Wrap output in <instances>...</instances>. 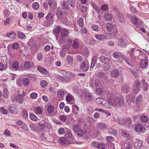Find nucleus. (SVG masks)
<instances>
[{
	"label": "nucleus",
	"instance_id": "45",
	"mask_svg": "<svg viewBox=\"0 0 149 149\" xmlns=\"http://www.w3.org/2000/svg\"><path fill=\"white\" fill-rule=\"evenodd\" d=\"M74 100L73 96L70 93H68L66 97V100L67 102H70Z\"/></svg>",
	"mask_w": 149,
	"mask_h": 149
},
{
	"label": "nucleus",
	"instance_id": "25",
	"mask_svg": "<svg viewBox=\"0 0 149 149\" xmlns=\"http://www.w3.org/2000/svg\"><path fill=\"white\" fill-rule=\"evenodd\" d=\"M67 91L64 89H60L57 92V95L58 97L60 98H62L63 97L65 94H66Z\"/></svg>",
	"mask_w": 149,
	"mask_h": 149
},
{
	"label": "nucleus",
	"instance_id": "63",
	"mask_svg": "<svg viewBox=\"0 0 149 149\" xmlns=\"http://www.w3.org/2000/svg\"><path fill=\"white\" fill-rule=\"evenodd\" d=\"M91 6L93 7V8L97 11H99L100 9L99 8L98 6L97 5L94 3L92 2L91 3Z\"/></svg>",
	"mask_w": 149,
	"mask_h": 149
},
{
	"label": "nucleus",
	"instance_id": "46",
	"mask_svg": "<svg viewBox=\"0 0 149 149\" xmlns=\"http://www.w3.org/2000/svg\"><path fill=\"white\" fill-rule=\"evenodd\" d=\"M56 0H48V4L50 7L52 6H54L55 7L56 6V3L55 1Z\"/></svg>",
	"mask_w": 149,
	"mask_h": 149
},
{
	"label": "nucleus",
	"instance_id": "38",
	"mask_svg": "<svg viewBox=\"0 0 149 149\" xmlns=\"http://www.w3.org/2000/svg\"><path fill=\"white\" fill-rule=\"evenodd\" d=\"M2 94V95L4 97H8L9 94L8 89L7 88H4L3 90Z\"/></svg>",
	"mask_w": 149,
	"mask_h": 149
},
{
	"label": "nucleus",
	"instance_id": "61",
	"mask_svg": "<svg viewBox=\"0 0 149 149\" xmlns=\"http://www.w3.org/2000/svg\"><path fill=\"white\" fill-rule=\"evenodd\" d=\"M125 61L126 63L129 65L132 66H133L134 65V61L133 60H131L130 59H125Z\"/></svg>",
	"mask_w": 149,
	"mask_h": 149
},
{
	"label": "nucleus",
	"instance_id": "64",
	"mask_svg": "<svg viewBox=\"0 0 149 149\" xmlns=\"http://www.w3.org/2000/svg\"><path fill=\"white\" fill-rule=\"evenodd\" d=\"M54 110V107L52 105L49 106L47 109V111L50 113H52Z\"/></svg>",
	"mask_w": 149,
	"mask_h": 149
},
{
	"label": "nucleus",
	"instance_id": "55",
	"mask_svg": "<svg viewBox=\"0 0 149 149\" xmlns=\"http://www.w3.org/2000/svg\"><path fill=\"white\" fill-rule=\"evenodd\" d=\"M101 9L102 10L105 11H108L109 10V7L108 5L105 4H103L101 8Z\"/></svg>",
	"mask_w": 149,
	"mask_h": 149
},
{
	"label": "nucleus",
	"instance_id": "18",
	"mask_svg": "<svg viewBox=\"0 0 149 149\" xmlns=\"http://www.w3.org/2000/svg\"><path fill=\"white\" fill-rule=\"evenodd\" d=\"M130 21L137 27H139V26L142 23L141 19H130Z\"/></svg>",
	"mask_w": 149,
	"mask_h": 149
},
{
	"label": "nucleus",
	"instance_id": "58",
	"mask_svg": "<svg viewBox=\"0 0 149 149\" xmlns=\"http://www.w3.org/2000/svg\"><path fill=\"white\" fill-rule=\"evenodd\" d=\"M141 120L143 122H146L148 120V118L147 116L143 115L141 118Z\"/></svg>",
	"mask_w": 149,
	"mask_h": 149
},
{
	"label": "nucleus",
	"instance_id": "10",
	"mask_svg": "<svg viewBox=\"0 0 149 149\" xmlns=\"http://www.w3.org/2000/svg\"><path fill=\"white\" fill-rule=\"evenodd\" d=\"M107 97L108 98V101L104 100L102 102H101V104L104 107L107 109H111V104L109 101V97L108 96V93L107 95Z\"/></svg>",
	"mask_w": 149,
	"mask_h": 149
},
{
	"label": "nucleus",
	"instance_id": "34",
	"mask_svg": "<svg viewBox=\"0 0 149 149\" xmlns=\"http://www.w3.org/2000/svg\"><path fill=\"white\" fill-rule=\"evenodd\" d=\"M19 67V63L17 61H15L13 62V63L12 66L11 67V69L13 70L14 69L15 70H17Z\"/></svg>",
	"mask_w": 149,
	"mask_h": 149
},
{
	"label": "nucleus",
	"instance_id": "21",
	"mask_svg": "<svg viewBox=\"0 0 149 149\" xmlns=\"http://www.w3.org/2000/svg\"><path fill=\"white\" fill-rule=\"evenodd\" d=\"M143 145V142L140 140H136L134 143V146L138 148H140Z\"/></svg>",
	"mask_w": 149,
	"mask_h": 149
},
{
	"label": "nucleus",
	"instance_id": "17",
	"mask_svg": "<svg viewBox=\"0 0 149 149\" xmlns=\"http://www.w3.org/2000/svg\"><path fill=\"white\" fill-rule=\"evenodd\" d=\"M144 127L143 126L140 124H136L134 128L135 131L139 132H144Z\"/></svg>",
	"mask_w": 149,
	"mask_h": 149
},
{
	"label": "nucleus",
	"instance_id": "49",
	"mask_svg": "<svg viewBox=\"0 0 149 149\" xmlns=\"http://www.w3.org/2000/svg\"><path fill=\"white\" fill-rule=\"evenodd\" d=\"M67 141V140L65 137H63L59 139V143L61 145L65 144Z\"/></svg>",
	"mask_w": 149,
	"mask_h": 149
},
{
	"label": "nucleus",
	"instance_id": "5",
	"mask_svg": "<svg viewBox=\"0 0 149 149\" xmlns=\"http://www.w3.org/2000/svg\"><path fill=\"white\" fill-rule=\"evenodd\" d=\"M80 68L83 72L87 71L89 68L88 62L86 60H84L83 62L79 63Z\"/></svg>",
	"mask_w": 149,
	"mask_h": 149
},
{
	"label": "nucleus",
	"instance_id": "48",
	"mask_svg": "<svg viewBox=\"0 0 149 149\" xmlns=\"http://www.w3.org/2000/svg\"><path fill=\"white\" fill-rule=\"evenodd\" d=\"M18 38L19 39H25L26 38V36L23 33L19 31H17Z\"/></svg>",
	"mask_w": 149,
	"mask_h": 149
},
{
	"label": "nucleus",
	"instance_id": "40",
	"mask_svg": "<svg viewBox=\"0 0 149 149\" xmlns=\"http://www.w3.org/2000/svg\"><path fill=\"white\" fill-rule=\"evenodd\" d=\"M143 98V96L142 95H139L136 99H135V102L136 103V105L138 106V104H139V103L141 101Z\"/></svg>",
	"mask_w": 149,
	"mask_h": 149
},
{
	"label": "nucleus",
	"instance_id": "7",
	"mask_svg": "<svg viewBox=\"0 0 149 149\" xmlns=\"http://www.w3.org/2000/svg\"><path fill=\"white\" fill-rule=\"evenodd\" d=\"M141 52H142L139 49L134 48L130 50L128 53L131 56H132L133 57V56L135 57H138L140 56Z\"/></svg>",
	"mask_w": 149,
	"mask_h": 149
},
{
	"label": "nucleus",
	"instance_id": "9",
	"mask_svg": "<svg viewBox=\"0 0 149 149\" xmlns=\"http://www.w3.org/2000/svg\"><path fill=\"white\" fill-rule=\"evenodd\" d=\"M68 36V30L64 29L61 30V40L63 41H65V38Z\"/></svg>",
	"mask_w": 149,
	"mask_h": 149
},
{
	"label": "nucleus",
	"instance_id": "27",
	"mask_svg": "<svg viewBox=\"0 0 149 149\" xmlns=\"http://www.w3.org/2000/svg\"><path fill=\"white\" fill-rule=\"evenodd\" d=\"M107 126V125L105 123H100L97 124V128L98 130H102L105 128Z\"/></svg>",
	"mask_w": 149,
	"mask_h": 149
},
{
	"label": "nucleus",
	"instance_id": "39",
	"mask_svg": "<svg viewBox=\"0 0 149 149\" xmlns=\"http://www.w3.org/2000/svg\"><path fill=\"white\" fill-rule=\"evenodd\" d=\"M56 15L58 19H61L63 17V14L62 10H58L56 12Z\"/></svg>",
	"mask_w": 149,
	"mask_h": 149
},
{
	"label": "nucleus",
	"instance_id": "6",
	"mask_svg": "<svg viewBox=\"0 0 149 149\" xmlns=\"http://www.w3.org/2000/svg\"><path fill=\"white\" fill-rule=\"evenodd\" d=\"M106 24L107 30L108 31V32L107 33V34L112 36L116 35L117 33V31H115L113 32V26L112 24L109 22L107 23Z\"/></svg>",
	"mask_w": 149,
	"mask_h": 149
},
{
	"label": "nucleus",
	"instance_id": "44",
	"mask_svg": "<svg viewBox=\"0 0 149 149\" xmlns=\"http://www.w3.org/2000/svg\"><path fill=\"white\" fill-rule=\"evenodd\" d=\"M79 110V108L76 105H72V110L74 114L76 115Z\"/></svg>",
	"mask_w": 149,
	"mask_h": 149
},
{
	"label": "nucleus",
	"instance_id": "24",
	"mask_svg": "<svg viewBox=\"0 0 149 149\" xmlns=\"http://www.w3.org/2000/svg\"><path fill=\"white\" fill-rule=\"evenodd\" d=\"M148 61L146 59H142L140 62V66L141 68H145L148 65Z\"/></svg>",
	"mask_w": 149,
	"mask_h": 149
},
{
	"label": "nucleus",
	"instance_id": "1",
	"mask_svg": "<svg viewBox=\"0 0 149 149\" xmlns=\"http://www.w3.org/2000/svg\"><path fill=\"white\" fill-rule=\"evenodd\" d=\"M108 96L109 97V101L111 104L116 109L123 106L124 104V100L117 96L115 92H109Z\"/></svg>",
	"mask_w": 149,
	"mask_h": 149
},
{
	"label": "nucleus",
	"instance_id": "53",
	"mask_svg": "<svg viewBox=\"0 0 149 149\" xmlns=\"http://www.w3.org/2000/svg\"><path fill=\"white\" fill-rule=\"evenodd\" d=\"M84 132L82 130L80 129L78 132L76 133V135L79 137H81L84 135Z\"/></svg>",
	"mask_w": 149,
	"mask_h": 149
},
{
	"label": "nucleus",
	"instance_id": "42",
	"mask_svg": "<svg viewBox=\"0 0 149 149\" xmlns=\"http://www.w3.org/2000/svg\"><path fill=\"white\" fill-rule=\"evenodd\" d=\"M108 132L110 134L113 135H116L117 134V133L116 131L115 130H113L111 128H110L108 129Z\"/></svg>",
	"mask_w": 149,
	"mask_h": 149
},
{
	"label": "nucleus",
	"instance_id": "2",
	"mask_svg": "<svg viewBox=\"0 0 149 149\" xmlns=\"http://www.w3.org/2000/svg\"><path fill=\"white\" fill-rule=\"evenodd\" d=\"M99 60L102 63L108 65L107 67L105 68L106 70H109L110 68V66L112 63L111 61L108 58L105 57L103 56H101L99 58Z\"/></svg>",
	"mask_w": 149,
	"mask_h": 149
},
{
	"label": "nucleus",
	"instance_id": "23",
	"mask_svg": "<svg viewBox=\"0 0 149 149\" xmlns=\"http://www.w3.org/2000/svg\"><path fill=\"white\" fill-rule=\"evenodd\" d=\"M121 145L123 148H125V149H130L132 146V145L127 141L122 143Z\"/></svg>",
	"mask_w": 149,
	"mask_h": 149
},
{
	"label": "nucleus",
	"instance_id": "37",
	"mask_svg": "<svg viewBox=\"0 0 149 149\" xmlns=\"http://www.w3.org/2000/svg\"><path fill=\"white\" fill-rule=\"evenodd\" d=\"M93 97L92 94L90 93H86L85 95V99L87 100L90 101L91 100Z\"/></svg>",
	"mask_w": 149,
	"mask_h": 149
},
{
	"label": "nucleus",
	"instance_id": "50",
	"mask_svg": "<svg viewBox=\"0 0 149 149\" xmlns=\"http://www.w3.org/2000/svg\"><path fill=\"white\" fill-rule=\"evenodd\" d=\"M72 46L74 48H78L79 47V43L77 41L74 40Z\"/></svg>",
	"mask_w": 149,
	"mask_h": 149
},
{
	"label": "nucleus",
	"instance_id": "16",
	"mask_svg": "<svg viewBox=\"0 0 149 149\" xmlns=\"http://www.w3.org/2000/svg\"><path fill=\"white\" fill-rule=\"evenodd\" d=\"M121 134L123 137L129 140H131L132 137L128 131L123 130L121 131Z\"/></svg>",
	"mask_w": 149,
	"mask_h": 149
},
{
	"label": "nucleus",
	"instance_id": "33",
	"mask_svg": "<svg viewBox=\"0 0 149 149\" xmlns=\"http://www.w3.org/2000/svg\"><path fill=\"white\" fill-rule=\"evenodd\" d=\"M28 44L30 47L31 48H36V45L34 42L33 39H31L28 42Z\"/></svg>",
	"mask_w": 149,
	"mask_h": 149
},
{
	"label": "nucleus",
	"instance_id": "52",
	"mask_svg": "<svg viewBox=\"0 0 149 149\" xmlns=\"http://www.w3.org/2000/svg\"><path fill=\"white\" fill-rule=\"evenodd\" d=\"M76 57L77 60L78 62H79L80 63L83 62L84 60H83V57L80 55H77Z\"/></svg>",
	"mask_w": 149,
	"mask_h": 149
},
{
	"label": "nucleus",
	"instance_id": "19",
	"mask_svg": "<svg viewBox=\"0 0 149 149\" xmlns=\"http://www.w3.org/2000/svg\"><path fill=\"white\" fill-rule=\"evenodd\" d=\"M120 74L119 70L116 69L112 70L111 72V75L113 77L116 78L118 77Z\"/></svg>",
	"mask_w": 149,
	"mask_h": 149
},
{
	"label": "nucleus",
	"instance_id": "29",
	"mask_svg": "<svg viewBox=\"0 0 149 149\" xmlns=\"http://www.w3.org/2000/svg\"><path fill=\"white\" fill-rule=\"evenodd\" d=\"M37 69L42 74H46L48 73V72L47 70L40 66H38Z\"/></svg>",
	"mask_w": 149,
	"mask_h": 149
},
{
	"label": "nucleus",
	"instance_id": "62",
	"mask_svg": "<svg viewBox=\"0 0 149 149\" xmlns=\"http://www.w3.org/2000/svg\"><path fill=\"white\" fill-rule=\"evenodd\" d=\"M8 109L9 111L12 113H14L16 109L12 105H10L8 107Z\"/></svg>",
	"mask_w": 149,
	"mask_h": 149
},
{
	"label": "nucleus",
	"instance_id": "41",
	"mask_svg": "<svg viewBox=\"0 0 149 149\" xmlns=\"http://www.w3.org/2000/svg\"><path fill=\"white\" fill-rule=\"evenodd\" d=\"M79 10L84 12H85L87 10V7L85 6H84L82 4L79 5Z\"/></svg>",
	"mask_w": 149,
	"mask_h": 149
},
{
	"label": "nucleus",
	"instance_id": "51",
	"mask_svg": "<svg viewBox=\"0 0 149 149\" xmlns=\"http://www.w3.org/2000/svg\"><path fill=\"white\" fill-rule=\"evenodd\" d=\"M52 19H46V21H44V23L43 24H44L45 25L48 26L49 25L53 22V21Z\"/></svg>",
	"mask_w": 149,
	"mask_h": 149
},
{
	"label": "nucleus",
	"instance_id": "32",
	"mask_svg": "<svg viewBox=\"0 0 149 149\" xmlns=\"http://www.w3.org/2000/svg\"><path fill=\"white\" fill-rule=\"evenodd\" d=\"M22 84L24 86H28L29 84L30 81L28 78L25 77L22 80Z\"/></svg>",
	"mask_w": 149,
	"mask_h": 149
},
{
	"label": "nucleus",
	"instance_id": "43",
	"mask_svg": "<svg viewBox=\"0 0 149 149\" xmlns=\"http://www.w3.org/2000/svg\"><path fill=\"white\" fill-rule=\"evenodd\" d=\"M80 129L79 126L77 125H73L72 130L74 132L75 134H76L77 132H78Z\"/></svg>",
	"mask_w": 149,
	"mask_h": 149
},
{
	"label": "nucleus",
	"instance_id": "47",
	"mask_svg": "<svg viewBox=\"0 0 149 149\" xmlns=\"http://www.w3.org/2000/svg\"><path fill=\"white\" fill-rule=\"evenodd\" d=\"M30 118L32 120L34 121H37L38 118L33 113H31L29 115Z\"/></svg>",
	"mask_w": 149,
	"mask_h": 149
},
{
	"label": "nucleus",
	"instance_id": "15",
	"mask_svg": "<svg viewBox=\"0 0 149 149\" xmlns=\"http://www.w3.org/2000/svg\"><path fill=\"white\" fill-rule=\"evenodd\" d=\"M65 137L67 140V141H70L73 140L71 132L68 129L65 133Z\"/></svg>",
	"mask_w": 149,
	"mask_h": 149
},
{
	"label": "nucleus",
	"instance_id": "12",
	"mask_svg": "<svg viewBox=\"0 0 149 149\" xmlns=\"http://www.w3.org/2000/svg\"><path fill=\"white\" fill-rule=\"evenodd\" d=\"M48 123L44 120L41 121L37 125L38 129L41 131L42 130L46 127Z\"/></svg>",
	"mask_w": 149,
	"mask_h": 149
},
{
	"label": "nucleus",
	"instance_id": "8",
	"mask_svg": "<svg viewBox=\"0 0 149 149\" xmlns=\"http://www.w3.org/2000/svg\"><path fill=\"white\" fill-rule=\"evenodd\" d=\"M24 69L30 70L35 68L34 63L32 61H27L24 64Z\"/></svg>",
	"mask_w": 149,
	"mask_h": 149
},
{
	"label": "nucleus",
	"instance_id": "59",
	"mask_svg": "<svg viewBox=\"0 0 149 149\" xmlns=\"http://www.w3.org/2000/svg\"><path fill=\"white\" fill-rule=\"evenodd\" d=\"M97 75L98 77L101 79H103L106 76L105 74L103 72H98Z\"/></svg>",
	"mask_w": 149,
	"mask_h": 149
},
{
	"label": "nucleus",
	"instance_id": "57",
	"mask_svg": "<svg viewBox=\"0 0 149 149\" xmlns=\"http://www.w3.org/2000/svg\"><path fill=\"white\" fill-rule=\"evenodd\" d=\"M35 111L37 114H41L42 112V109L41 107H38L36 108Z\"/></svg>",
	"mask_w": 149,
	"mask_h": 149
},
{
	"label": "nucleus",
	"instance_id": "26",
	"mask_svg": "<svg viewBox=\"0 0 149 149\" xmlns=\"http://www.w3.org/2000/svg\"><path fill=\"white\" fill-rule=\"evenodd\" d=\"M66 60L69 64L72 65L73 63V58L70 55H68L66 58Z\"/></svg>",
	"mask_w": 149,
	"mask_h": 149
},
{
	"label": "nucleus",
	"instance_id": "36",
	"mask_svg": "<svg viewBox=\"0 0 149 149\" xmlns=\"http://www.w3.org/2000/svg\"><path fill=\"white\" fill-rule=\"evenodd\" d=\"M62 8L64 10H68L69 8V5L66 1H63L61 3Z\"/></svg>",
	"mask_w": 149,
	"mask_h": 149
},
{
	"label": "nucleus",
	"instance_id": "20",
	"mask_svg": "<svg viewBox=\"0 0 149 149\" xmlns=\"http://www.w3.org/2000/svg\"><path fill=\"white\" fill-rule=\"evenodd\" d=\"M129 85L127 84H124L123 85L121 88V91L123 93H127L129 89Z\"/></svg>",
	"mask_w": 149,
	"mask_h": 149
},
{
	"label": "nucleus",
	"instance_id": "4",
	"mask_svg": "<svg viewBox=\"0 0 149 149\" xmlns=\"http://www.w3.org/2000/svg\"><path fill=\"white\" fill-rule=\"evenodd\" d=\"M136 99L135 98L133 97H130L127 96L126 97V102L127 104L129 106V107L132 108L134 107L136 103L134 100Z\"/></svg>",
	"mask_w": 149,
	"mask_h": 149
},
{
	"label": "nucleus",
	"instance_id": "30",
	"mask_svg": "<svg viewBox=\"0 0 149 149\" xmlns=\"http://www.w3.org/2000/svg\"><path fill=\"white\" fill-rule=\"evenodd\" d=\"M114 11L116 14V17L117 18H122L123 16V14L119 12L118 10L115 8H114Z\"/></svg>",
	"mask_w": 149,
	"mask_h": 149
},
{
	"label": "nucleus",
	"instance_id": "11",
	"mask_svg": "<svg viewBox=\"0 0 149 149\" xmlns=\"http://www.w3.org/2000/svg\"><path fill=\"white\" fill-rule=\"evenodd\" d=\"M50 137H51V136L49 134V133L47 131H45L41 134L40 138L42 140L49 141H50Z\"/></svg>",
	"mask_w": 149,
	"mask_h": 149
},
{
	"label": "nucleus",
	"instance_id": "3",
	"mask_svg": "<svg viewBox=\"0 0 149 149\" xmlns=\"http://www.w3.org/2000/svg\"><path fill=\"white\" fill-rule=\"evenodd\" d=\"M141 84L140 80L138 79L136 80L134 83L132 88V90L133 92L136 94L140 91V89Z\"/></svg>",
	"mask_w": 149,
	"mask_h": 149
},
{
	"label": "nucleus",
	"instance_id": "13",
	"mask_svg": "<svg viewBox=\"0 0 149 149\" xmlns=\"http://www.w3.org/2000/svg\"><path fill=\"white\" fill-rule=\"evenodd\" d=\"M127 39L124 36H122L118 42V45L120 46L125 47L126 46Z\"/></svg>",
	"mask_w": 149,
	"mask_h": 149
},
{
	"label": "nucleus",
	"instance_id": "60",
	"mask_svg": "<svg viewBox=\"0 0 149 149\" xmlns=\"http://www.w3.org/2000/svg\"><path fill=\"white\" fill-rule=\"evenodd\" d=\"M141 81L143 83L144 89L145 90H147L148 89V84L146 81L144 79H142Z\"/></svg>",
	"mask_w": 149,
	"mask_h": 149
},
{
	"label": "nucleus",
	"instance_id": "14",
	"mask_svg": "<svg viewBox=\"0 0 149 149\" xmlns=\"http://www.w3.org/2000/svg\"><path fill=\"white\" fill-rule=\"evenodd\" d=\"M112 56L115 58L119 60L120 62L122 61L123 59V56L121 53L118 52H114Z\"/></svg>",
	"mask_w": 149,
	"mask_h": 149
},
{
	"label": "nucleus",
	"instance_id": "31",
	"mask_svg": "<svg viewBox=\"0 0 149 149\" xmlns=\"http://www.w3.org/2000/svg\"><path fill=\"white\" fill-rule=\"evenodd\" d=\"M97 57L96 56H94L91 61V68H93L96 63L97 60Z\"/></svg>",
	"mask_w": 149,
	"mask_h": 149
},
{
	"label": "nucleus",
	"instance_id": "35",
	"mask_svg": "<svg viewBox=\"0 0 149 149\" xmlns=\"http://www.w3.org/2000/svg\"><path fill=\"white\" fill-rule=\"evenodd\" d=\"M127 120L126 119L120 118L118 119V123L121 125H126Z\"/></svg>",
	"mask_w": 149,
	"mask_h": 149
},
{
	"label": "nucleus",
	"instance_id": "54",
	"mask_svg": "<svg viewBox=\"0 0 149 149\" xmlns=\"http://www.w3.org/2000/svg\"><path fill=\"white\" fill-rule=\"evenodd\" d=\"M19 45L17 42H15L12 45V48L15 49L17 50L19 47Z\"/></svg>",
	"mask_w": 149,
	"mask_h": 149
},
{
	"label": "nucleus",
	"instance_id": "22",
	"mask_svg": "<svg viewBox=\"0 0 149 149\" xmlns=\"http://www.w3.org/2000/svg\"><path fill=\"white\" fill-rule=\"evenodd\" d=\"M16 99L17 102L19 104H22L24 100L23 94H19L16 97Z\"/></svg>",
	"mask_w": 149,
	"mask_h": 149
},
{
	"label": "nucleus",
	"instance_id": "56",
	"mask_svg": "<svg viewBox=\"0 0 149 149\" xmlns=\"http://www.w3.org/2000/svg\"><path fill=\"white\" fill-rule=\"evenodd\" d=\"M71 6L74 8L75 7V1L74 0H67Z\"/></svg>",
	"mask_w": 149,
	"mask_h": 149
},
{
	"label": "nucleus",
	"instance_id": "28",
	"mask_svg": "<svg viewBox=\"0 0 149 149\" xmlns=\"http://www.w3.org/2000/svg\"><path fill=\"white\" fill-rule=\"evenodd\" d=\"M7 36L10 38L15 39L16 37V34L14 32L12 31L10 33H7L6 34Z\"/></svg>",
	"mask_w": 149,
	"mask_h": 149
}]
</instances>
